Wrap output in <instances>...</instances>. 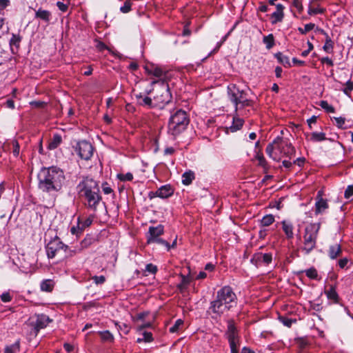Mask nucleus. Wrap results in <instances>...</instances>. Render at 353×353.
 Returning a JSON list of instances; mask_svg holds the SVG:
<instances>
[{"label":"nucleus","instance_id":"37","mask_svg":"<svg viewBox=\"0 0 353 353\" xmlns=\"http://www.w3.org/2000/svg\"><path fill=\"white\" fill-rule=\"evenodd\" d=\"M256 159L259 161V165L263 168V169L265 170V172H267L268 166V163H267L265 159L264 158L263 155L261 154H257L256 156Z\"/></svg>","mask_w":353,"mask_h":353},{"label":"nucleus","instance_id":"14","mask_svg":"<svg viewBox=\"0 0 353 353\" xmlns=\"http://www.w3.org/2000/svg\"><path fill=\"white\" fill-rule=\"evenodd\" d=\"M163 226L159 225L156 227H150L148 230V236L147 237V243L148 244L152 243L153 239L159 237L163 234Z\"/></svg>","mask_w":353,"mask_h":353},{"label":"nucleus","instance_id":"41","mask_svg":"<svg viewBox=\"0 0 353 353\" xmlns=\"http://www.w3.org/2000/svg\"><path fill=\"white\" fill-rule=\"evenodd\" d=\"M319 105L324 109L327 112H334L335 109L333 106L330 105L327 101H321Z\"/></svg>","mask_w":353,"mask_h":353},{"label":"nucleus","instance_id":"8","mask_svg":"<svg viewBox=\"0 0 353 353\" xmlns=\"http://www.w3.org/2000/svg\"><path fill=\"white\" fill-rule=\"evenodd\" d=\"M225 335L230 343L231 353H239V339L238 332L233 321L228 322Z\"/></svg>","mask_w":353,"mask_h":353},{"label":"nucleus","instance_id":"57","mask_svg":"<svg viewBox=\"0 0 353 353\" xmlns=\"http://www.w3.org/2000/svg\"><path fill=\"white\" fill-rule=\"evenodd\" d=\"M336 122V125L339 128H343V125L345 123V118L343 117H335L334 118Z\"/></svg>","mask_w":353,"mask_h":353},{"label":"nucleus","instance_id":"39","mask_svg":"<svg viewBox=\"0 0 353 353\" xmlns=\"http://www.w3.org/2000/svg\"><path fill=\"white\" fill-rule=\"evenodd\" d=\"M142 335H143L142 338L137 339V342L138 343H141L143 341H144V342H151V341H152L153 338H152V334L151 332H143Z\"/></svg>","mask_w":353,"mask_h":353},{"label":"nucleus","instance_id":"23","mask_svg":"<svg viewBox=\"0 0 353 353\" xmlns=\"http://www.w3.org/2000/svg\"><path fill=\"white\" fill-rule=\"evenodd\" d=\"M282 154H283L286 157L291 158L295 154V149L290 143H289L287 141H285Z\"/></svg>","mask_w":353,"mask_h":353},{"label":"nucleus","instance_id":"29","mask_svg":"<svg viewBox=\"0 0 353 353\" xmlns=\"http://www.w3.org/2000/svg\"><path fill=\"white\" fill-rule=\"evenodd\" d=\"M275 149V146L273 142L269 143L265 149V152L274 161H279V159L277 158L276 155L274 153V150Z\"/></svg>","mask_w":353,"mask_h":353},{"label":"nucleus","instance_id":"52","mask_svg":"<svg viewBox=\"0 0 353 353\" xmlns=\"http://www.w3.org/2000/svg\"><path fill=\"white\" fill-rule=\"evenodd\" d=\"M145 271L151 273V274H155L157 271V268L156 265L149 263L147 264L145 266Z\"/></svg>","mask_w":353,"mask_h":353},{"label":"nucleus","instance_id":"43","mask_svg":"<svg viewBox=\"0 0 353 353\" xmlns=\"http://www.w3.org/2000/svg\"><path fill=\"white\" fill-rule=\"evenodd\" d=\"M117 177L122 181H131L133 179V175L130 172L126 174H119Z\"/></svg>","mask_w":353,"mask_h":353},{"label":"nucleus","instance_id":"25","mask_svg":"<svg viewBox=\"0 0 353 353\" xmlns=\"http://www.w3.org/2000/svg\"><path fill=\"white\" fill-rule=\"evenodd\" d=\"M325 134L323 132H312L310 134V140L312 142H320L326 140Z\"/></svg>","mask_w":353,"mask_h":353},{"label":"nucleus","instance_id":"13","mask_svg":"<svg viewBox=\"0 0 353 353\" xmlns=\"http://www.w3.org/2000/svg\"><path fill=\"white\" fill-rule=\"evenodd\" d=\"M252 101L246 99L245 92L243 91L236 99V105H234L235 112L241 111L245 107L252 106Z\"/></svg>","mask_w":353,"mask_h":353},{"label":"nucleus","instance_id":"10","mask_svg":"<svg viewBox=\"0 0 353 353\" xmlns=\"http://www.w3.org/2000/svg\"><path fill=\"white\" fill-rule=\"evenodd\" d=\"M51 321L50 318L45 314H38L36 316L35 320L32 318L30 324L34 327L35 334H37L41 329L46 327Z\"/></svg>","mask_w":353,"mask_h":353},{"label":"nucleus","instance_id":"20","mask_svg":"<svg viewBox=\"0 0 353 353\" xmlns=\"http://www.w3.org/2000/svg\"><path fill=\"white\" fill-rule=\"evenodd\" d=\"M50 17L51 13L50 11L43 10L41 8H39L38 10H37L35 13L36 18L40 19L47 23L50 21Z\"/></svg>","mask_w":353,"mask_h":353},{"label":"nucleus","instance_id":"21","mask_svg":"<svg viewBox=\"0 0 353 353\" xmlns=\"http://www.w3.org/2000/svg\"><path fill=\"white\" fill-rule=\"evenodd\" d=\"M281 223L283 232H285L287 238L289 239H292L294 236L292 224L286 221H283Z\"/></svg>","mask_w":353,"mask_h":353},{"label":"nucleus","instance_id":"49","mask_svg":"<svg viewBox=\"0 0 353 353\" xmlns=\"http://www.w3.org/2000/svg\"><path fill=\"white\" fill-rule=\"evenodd\" d=\"M325 11V8H310L308 10V14H323Z\"/></svg>","mask_w":353,"mask_h":353},{"label":"nucleus","instance_id":"42","mask_svg":"<svg viewBox=\"0 0 353 353\" xmlns=\"http://www.w3.org/2000/svg\"><path fill=\"white\" fill-rule=\"evenodd\" d=\"M306 276L312 279H317L318 273L314 268H311L305 271Z\"/></svg>","mask_w":353,"mask_h":353},{"label":"nucleus","instance_id":"60","mask_svg":"<svg viewBox=\"0 0 353 353\" xmlns=\"http://www.w3.org/2000/svg\"><path fill=\"white\" fill-rule=\"evenodd\" d=\"M349 260L347 258H343V259H341L339 261V265L341 268H344L347 263H348Z\"/></svg>","mask_w":353,"mask_h":353},{"label":"nucleus","instance_id":"7","mask_svg":"<svg viewBox=\"0 0 353 353\" xmlns=\"http://www.w3.org/2000/svg\"><path fill=\"white\" fill-rule=\"evenodd\" d=\"M152 83H159V87L156 90L154 96L155 105L168 103L172 99L168 84L164 81H154Z\"/></svg>","mask_w":353,"mask_h":353},{"label":"nucleus","instance_id":"9","mask_svg":"<svg viewBox=\"0 0 353 353\" xmlns=\"http://www.w3.org/2000/svg\"><path fill=\"white\" fill-rule=\"evenodd\" d=\"M76 150L81 159L88 161L92 157L94 148L90 142L81 141L78 142Z\"/></svg>","mask_w":353,"mask_h":353},{"label":"nucleus","instance_id":"2","mask_svg":"<svg viewBox=\"0 0 353 353\" xmlns=\"http://www.w3.org/2000/svg\"><path fill=\"white\" fill-rule=\"evenodd\" d=\"M77 190L84 205L88 209L96 211L102 199L98 181L86 176L79 183Z\"/></svg>","mask_w":353,"mask_h":353},{"label":"nucleus","instance_id":"1","mask_svg":"<svg viewBox=\"0 0 353 353\" xmlns=\"http://www.w3.org/2000/svg\"><path fill=\"white\" fill-rule=\"evenodd\" d=\"M39 188L43 192H59L65 182V175L62 170L52 166L43 168L38 174Z\"/></svg>","mask_w":353,"mask_h":353},{"label":"nucleus","instance_id":"24","mask_svg":"<svg viewBox=\"0 0 353 353\" xmlns=\"http://www.w3.org/2000/svg\"><path fill=\"white\" fill-rule=\"evenodd\" d=\"M328 208L327 203L326 200L321 198L318 201H316L315 204V212L316 214H320L324 212Z\"/></svg>","mask_w":353,"mask_h":353},{"label":"nucleus","instance_id":"54","mask_svg":"<svg viewBox=\"0 0 353 353\" xmlns=\"http://www.w3.org/2000/svg\"><path fill=\"white\" fill-rule=\"evenodd\" d=\"M1 299L3 302L8 303L12 300V296L9 292H5L1 295Z\"/></svg>","mask_w":353,"mask_h":353},{"label":"nucleus","instance_id":"28","mask_svg":"<svg viewBox=\"0 0 353 353\" xmlns=\"http://www.w3.org/2000/svg\"><path fill=\"white\" fill-rule=\"evenodd\" d=\"M54 283L52 280L48 279L41 282V290L44 292H50L52 290Z\"/></svg>","mask_w":353,"mask_h":353},{"label":"nucleus","instance_id":"63","mask_svg":"<svg viewBox=\"0 0 353 353\" xmlns=\"http://www.w3.org/2000/svg\"><path fill=\"white\" fill-rule=\"evenodd\" d=\"M10 0H0V8L1 10L6 8L10 5Z\"/></svg>","mask_w":353,"mask_h":353},{"label":"nucleus","instance_id":"19","mask_svg":"<svg viewBox=\"0 0 353 353\" xmlns=\"http://www.w3.org/2000/svg\"><path fill=\"white\" fill-rule=\"evenodd\" d=\"M144 68L148 74H152L157 77H161L164 73L161 68L154 65H147Z\"/></svg>","mask_w":353,"mask_h":353},{"label":"nucleus","instance_id":"53","mask_svg":"<svg viewBox=\"0 0 353 353\" xmlns=\"http://www.w3.org/2000/svg\"><path fill=\"white\" fill-rule=\"evenodd\" d=\"M92 279L96 284H102L105 281V278L104 276H94Z\"/></svg>","mask_w":353,"mask_h":353},{"label":"nucleus","instance_id":"47","mask_svg":"<svg viewBox=\"0 0 353 353\" xmlns=\"http://www.w3.org/2000/svg\"><path fill=\"white\" fill-rule=\"evenodd\" d=\"M353 90V83L351 81H347L345 84V88L343 90V92L350 97V93Z\"/></svg>","mask_w":353,"mask_h":353},{"label":"nucleus","instance_id":"32","mask_svg":"<svg viewBox=\"0 0 353 353\" xmlns=\"http://www.w3.org/2000/svg\"><path fill=\"white\" fill-rule=\"evenodd\" d=\"M263 41L268 49H271L274 46V38L272 34L265 36L263 39Z\"/></svg>","mask_w":353,"mask_h":353},{"label":"nucleus","instance_id":"56","mask_svg":"<svg viewBox=\"0 0 353 353\" xmlns=\"http://www.w3.org/2000/svg\"><path fill=\"white\" fill-rule=\"evenodd\" d=\"M92 223V219L89 217L85 220L83 223L82 226L81 227V232H83V229L86 227L90 226Z\"/></svg>","mask_w":353,"mask_h":353},{"label":"nucleus","instance_id":"46","mask_svg":"<svg viewBox=\"0 0 353 353\" xmlns=\"http://www.w3.org/2000/svg\"><path fill=\"white\" fill-rule=\"evenodd\" d=\"M131 6L132 2L130 1V0H127L125 1L123 6L120 8V10L123 13H128L130 11Z\"/></svg>","mask_w":353,"mask_h":353},{"label":"nucleus","instance_id":"31","mask_svg":"<svg viewBox=\"0 0 353 353\" xmlns=\"http://www.w3.org/2000/svg\"><path fill=\"white\" fill-rule=\"evenodd\" d=\"M99 334L104 342H113L114 341L113 335L108 330L99 332Z\"/></svg>","mask_w":353,"mask_h":353},{"label":"nucleus","instance_id":"50","mask_svg":"<svg viewBox=\"0 0 353 353\" xmlns=\"http://www.w3.org/2000/svg\"><path fill=\"white\" fill-rule=\"evenodd\" d=\"M12 146H13V151H12L13 155L14 157H18L19 154V149H20L19 143L17 141H13Z\"/></svg>","mask_w":353,"mask_h":353},{"label":"nucleus","instance_id":"64","mask_svg":"<svg viewBox=\"0 0 353 353\" xmlns=\"http://www.w3.org/2000/svg\"><path fill=\"white\" fill-rule=\"evenodd\" d=\"M293 6L296 8H297L299 11H301L303 10L301 2L299 0H294L293 1Z\"/></svg>","mask_w":353,"mask_h":353},{"label":"nucleus","instance_id":"34","mask_svg":"<svg viewBox=\"0 0 353 353\" xmlns=\"http://www.w3.org/2000/svg\"><path fill=\"white\" fill-rule=\"evenodd\" d=\"M272 142L275 146L274 150H279L282 154L285 141L281 137H278Z\"/></svg>","mask_w":353,"mask_h":353},{"label":"nucleus","instance_id":"30","mask_svg":"<svg viewBox=\"0 0 353 353\" xmlns=\"http://www.w3.org/2000/svg\"><path fill=\"white\" fill-rule=\"evenodd\" d=\"M277 60L282 63L285 67H290V62L289 58L283 55L281 52H278L275 54Z\"/></svg>","mask_w":353,"mask_h":353},{"label":"nucleus","instance_id":"44","mask_svg":"<svg viewBox=\"0 0 353 353\" xmlns=\"http://www.w3.org/2000/svg\"><path fill=\"white\" fill-rule=\"evenodd\" d=\"M159 243V244H161V245L165 246L167 250H170V244L168 241L163 240V239H161L160 237H157V238L153 239L152 243Z\"/></svg>","mask_w":353,"mask_h":353},{"label":"nucleus","instance_id":"62","mask_svg":"<svg viewBox=\"0 0 353 353\" xmlns=\"http://www.w3.org/2000/svg\"><path fill=\"white\" fill-rule=\"evenodd\" d=\"M97 48L99 50V51H103L105 49L107 50H109L108 48L107 47V46L103 43V42H98L97 45Z\"/></svg>","mask_w":353,"mask_h":353},{"label":"nucleus","instance_id":"16","mask_svg":"<svg viewBox=\"0 0 353 353\" xmlns=\"http://www.w3.org/2000/svg\"><path fill=\"white\" fill-rule=\"evenodd\" d=\"M134 97L137 99V103L139 105L147 107V108H154L155 107L154 101H152V99L148 97V96H143L141 93L139 94H135Z\"/></svg>","mask_w":353,"mask_h":353},{"label":"nucleus","instance_id":"3","mask_svg":"<svg viewBox=\"0 0 353 353\" xmlns=\"http://www.w3.org/2000/svg\"><path fill=\"white\" fill-rule=\"evenodd\" d=\"M236 294L229 286H225L216 293V299L210 302L208 312L221 316L236 304Z\"/></svg>","mask_w":353,"mask_h":353},{"label":"nucleus","instance_id":"17","mask_svg":"<svg viewBox=\"0 0 353 353\" xmlns=\"http://www.w3.org/2000/svg\"><path fill=\"white\" fill-rule=\"evenodd\" d=\"M249 112V110H245L243 113L240 114V115L242 116H246ZM244 121L243 119H241L239 117V114H238L237 112H236V115L233 118V122L232 125L230 126V130L232 132H236L239 130H240L243 125Z\"/></svg>","mask_w":353,"mask_h":353},{"label":"nucleus","instance_id":"38","mask_svg":"<svg viewBox=\"0 0 353 353\" xmlns=\"http://www.w3.org/2000/svg\"><path fill=\"white\" fill-rule=\"evenodd\" d=\"M325 294L329 299H332L335 301H337L338 294L334 287L331 286L328 290L325 291Z\"/></svg>","mask_w":353,"mask_h":353},{"label":"nucleus","instance_id":"5","mask_svg":"<svg viewBox=\"0 0 353 353\" xmlns=\"http://www.w3.org/2000/svg\"><path fill=\"white\" fill-rule=\"evenodd\" d=\"M320 228V223H310L305 227L303 234V246L301 248L305 254H310L316 248Z\"/></svg>","mask_w":353,"mask_h":353},{"label":"nucleus","instance_id":"15","mask_svg":"<svg viewBox=\"0 0 353 353\" xmlns=\"http://www.w3.org/2000/svg\"><path fill=\"white\" fill-rule=\"evenodd\" d=\"M243 90H241L236 84H230L228 86V97L229 100L236 105V99Z\"/></svg>","mask_w":353,"mask_h":353},{"label":"nucleus","instance_id":"18","mask_svg":"<svg viewBox=\"0 0 353 353\" xmlns=\"http://www.w3.org/2000/svg\"><path fill=\"white\" fill-rule=\"evenodd\" d=\"M327 254L329 257L332 260L341 256L342 254V248L341 244L334 243L330 245L327 250Z\"/></svg>","mask_w":353,"mask_h":353},{"label":"nucleus","instance_id":"51","mask_svg":"<svg viewBox=\"0 0 353 353\" xmlns=\"http://www.w3.org/2000/svg\"><path fill=\"white\" fill-rule=\"evenodd\" d=\"M353 195V185H348L346 188L344 196L346 199H350Z\"/></svg>","mask_w":353,"mask_h":353},{"label":"nucleus","instance_id":"4","mask_svg":"<svg viewBox=\"0 0 353 353\" xmlns=\"http://www.w3.org/2000/svg\"><path fill=\"white\" fill-rule=\"evenodd\" d=\"M190 123L187 112L181 109L171 114L168 121V133L176 137L181 134Z\"/></svg>","mask_w":353,"mask_h":353},{"label":"nucleus","instance_id":"59","mask_svg":"<svg viewBox=\"0 0 353 353\" xmlns=\"http://www.w3.org/2000/svg\"><path fill=\"white\" fill-rule=\"evenodd\" d=\"M321 62L322 63H326L327 65L330 66H332L334 65L333 61L332 59H330L329 57H323L321 59Z\"/></svg>","mask_w":353,"mask_h":353},{"label":"nucleus","instance_id":"55","mask_svg":"<svg viewBox=\"0 0 353 353\" xmlns=\"http://www.w3.org/2000/svg\"><path fill=\"white\" fill-rule=\"evenodd\" d=\"M57 6L59 8V9L62 12H66L68 8V4H65L61 1H58L57 3Z\"/></svg>","mask_w":353,"mask_h":353},{"label":"nucleus","instance_id":"12","mask_svg":"<svg viewBox=\"0 0 353 353\" xmlns=\"http://www.w3.org/2000/svg\"><path fill=\"white\" fill-rule=\"evenodd\" d=\"M174 191L170 185H166L159 188L155 192H150L148 197L150 199H152L155 197H160L161 199H166L172 196Z\"/></svg>","mask_w":353,"mask_h":353},{"label":"nucleus","instance_id":"11","mask_svg":"<svg viewBox=\"0 0 353 353\" xmlns=\"http://www.w3.org/2000/svg\"><path fill=\"white\" fill-rule=\"evenodd\" d=\"M272 256L271 253L262 254L261 252L256 253L251 259L252 263L256 266L266 265L272 262Z\"/></svg>","mask_w":353,"mask_h":353},{"label":"nucleus","instance_id":"33","mask_svg":"<svg viewBox=\"0 0 353 353\" xmlns=\"http://www.w3.org/2000/svg\"><path fill=\"white\" fill-rule=\"evenodd\" d=\"M274 221V216L272 214H267L262 218V219L261 221V225L267 227V226L270 225L272 223H273Z\"/></svg>","mask_w":353,"mask_h":353},{"label":"nucleus","instance_id":"27","mask_svg":"<svg viewBox=\"0 0 353 353\" xmlns=\"http://www.w3.org/2000/svg\"><path fill=\"white\" fill-rule=\"evenodd\" d=\"M20 350V341H17L11 345L7 346L5 348L4 353H17Z\"/></svg>","mask_w":353,"mask_h":353},{"label":"nucleus","instance_id":"26","mask_svg":"<svg viewBox=\"0 0 353 353\" xmlns=\"http://www.w3.org/2000/svg\"><path fill=\"white\" fill-rule=\"evenodd\" d=\"M194 179V173L192 171L185 172L182 175V183L183 185H190Z\"/></svg>","mask_w":353,"mask_h":353},{"label":"nucleus","instance_id":"45","mask_svg":"<svg viewBox=\"0 0 353 353\" xmlns=\"http://www.w3.org/2000/svg\"><path fill=\"white\" fill-rule=\"evenodd\" d=\"M314 27H315V24H314V23H310L306 24V25L305 26L304 28H298V30H299V32H300L301 34H306L307 32H309V31H310L311 30H312Z\"/></svg>","mask_w":353,"mask_h":353},{"label":"nucleus","instance_id":"58","mask_svg":"<svg viewBox=\"0 0 353 353\" xmlns=\"http://www.w3.org/2000/svg\"><path fill=\"white\" fill-rule=\"evenodd\" d=\"M188 283V279L184 276H182V281L177 286L181 290H182Z\"/></svg>","mask_w":353,"mask_h":353},{"label":"nucleus","instance_id":"48","mask_svg":"<svg viewBox=\"0 0 353 353\" xmlns=\"http://www.w3.org/2000/svg\"><path fill=\"white\" fill-rule=\"evenodd\" d=\"M21 40V37L19 35L12 34V37L10 41V44L11 46L14 45L16 46H19Z\"/></svg>","mask_w":353,"mask_h":353},{"label":"nucleus","instance_id":"6","mask_svg":"<svg viewBox=\"0 0 353 353\" xmlns=\"http://www.w3.org/2000/svg\"><path fill=\"white\" fill-rule=\"evenodd\" d=\"M68 245L63 244L59 238H54L46 245V252L48 258L52 259L58 256L60 259L71 257V254H67Z\"/></svg>","mask_w":353,"mask_h":353},{"label":"nucleus","instance_id":"22","mask_svg":"<svg viewBox=\"0 0 353 353\" xmlns=\"http://www.w3.org/2000/svg\"><path fill=\"white\" fill-rule=\"evenodd\" d=\"M61 136L59 134H54L52 139L49 141L48 148L50 150H54L61 144Z\"/></svg>","mask_w":353,"mask_h":353},{"label":"nucleus","instance_id":"61","mask_svg":"<svg viewBox=\"0 0 353 353\" xmlns=\"http://www.w3.org/2000/svg\"><path fill=\"white\" fill-rule=\"evenodd\" d=\"M281 320L282 321L283 323L285 326L290 327L292 325V319H288V318H285V317H282V318H281Z\"/></svg>","mask_w":353,"mask_h":353},{"label":"nucleus","instance_id":"40","mask_svg":"<svg viewBox=\"0 0 353 353\" xmlns=\"http://www.w3.org/2000/svg\"><path fill=\"white\" fill-rule=\"evenodd\" d=\"M323 48L327 52H330L333 49V42L328 35L326 36L325 43Z\"/></svg>","mask_w":353,"mask_h":353},{"label":"nucleus","instance_id":"35","mask_svg":"<svg viewBox=\"0 0 353 353\" xmlns=\"http://www.w3.org/2000/svg\"><path fill=\"white\" fill-rule=\"evenodd\" d=\"M284 17L283 12H281L279 10H276L272 14V18L273 19L272 23L275 24L278 22H280L283 20Z\"/></svg>","mask_w":353,"mask_h":353},{"label":"nucleus","instance_id":"36","mask_svg":"<svg viewBox=\"0 0 353 353\" xmlns=\"http://www.w3.org/2000/svg\"><path fill=\"white\" fill-rule=\"evenodd\" d=\"M183 325V321L181 319H177L174 324L170 327L169 330L171 333L177 332L181 329Z\"/></svg>","mask_w":353,"mask_h":353}]
</instances>
